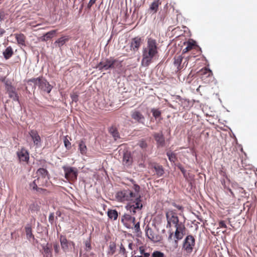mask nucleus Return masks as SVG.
<instances>
[{
	"label": "nucleus",
	"mask_w": 257,
	"mask_h": 257,
	"mask_svg": "<svg viewBox=\"0 0 257 257\" xmlns=\"http://www.w3.org/2000/svg\"><path fill=\"white\" fill-rule=\"evenodd\" d=\"M85 245H86V248H87V250H89V249H91V244H90V243L86 242V244H85Z\"/></svg>",
	"instance_id": "obj_59"
},
{
	"label": "nucleus",
	"mask_w": 257,
	"mask_h": 257,
	"mask_svg": "<svg viewBox=\"0 0 257 257\" xmlns=\"http://www.w3.org/2000/svg\"><path fill=\"white\" fill-rule=\"evenodd\" d=\"M178 168L182 173L184 177L186 178L187 175L186 174V170H185V169L181 165L179 166Z\"/></svg>",
	"instance_id": "obj_50"
},
{
	"label": "nucleus",
	"mask_w": 257,
	"mask_h": 257,
	"mask_svg": "<svg viewBox=\"0 0 257 257\" xmlns=\"http://www.w3.org/2000/svg\"><path fill=\"white\" fill-rule=\"evenodd\" d=\"M36 192L38 194H46L48 193V191L45 189L39 187L37 190L36 191Z\"/></svg>",
	"instance_id": "obj_42"
},
{
	"label": "nucleus",
	"mask_w": 257,
	"mask_h": 257,
	"mask_svg": "<svg viewBox=\"0 0 257 257\" xmlns=\"http://www.w3.org/2000/svg\"><path fill=\"white\" fill-rule=\"evenodd\" d=\"M30 208L32 211L37 212L39 210V207L37 204H32L31 205Z\"/></svg>",
	"instance_id": "obj_41"
},
{
	"label": "nucleus",
	"mask_w": 257,
	"mask_h": 257,
	"mask_svg": "<svg viewBox=\"0 0 257 257\" xmlns=\"http://www.w3.org/2000/svg\"><path fill=\"white\" fill-rule=\"evenodd\" d=\"M116 197L117 200L121 202L128 200V195L125 190L118 192L116 193Z\"/></svg>",
	"instance_id": "obj_16"
},
{
	"label": "nucleus",
	"mask_w": 257,
	"mask_h": 257,
	"mask_svg": "<svg viewBox=\"0 0 257 257\" xmlns=\"http://www.w3.org/2000/svg\"><path fill=\"white\" fill-rule=\"evenodd\" d=\"M84 1L85 0H81V2H80L81 3V5H80V7L79 8V12L80 13L82 11V9L83 8V7H84Z\"/></svg>",
	"instance_id": "obj_53"
},
{
	"label": "nucleus",
	"mask_w": 257,
	"mask_h": 257,
	"mask_svg": "<svg viewBox=\"0 0 257 257\" xmlns=\"http://www.w3.org/2000/svg\"><path fill=\"white\" fill-rule=\"evenodd\" d=\"M139 250L141 255H143L144 253H146V252H145V249L143 246L139 247Z\"/></svg>",
	"instance_id": "obj_56"
},
{
	"label": "nucleus",
	"mask_w": 257,
	"mask_h": 257,
	"mask_svg": "<svg viewBox=\"0 0 257 257\" xmlns=\"http://www.w3.org/2000/svg\"><path fill=\"white\" fill-rule=\"evenodd\" d=\"M153 115L156 118L159 117L161 115V112L158 109L153 108L151 110Z\"/></svg>",
	"instance_id": "obj_35"
},
{
	"label": "nucleus",
	"mask_w": 257,
	"mask_h": 257,
	"mask_svg": "<svg viewBox=\"0 0 257 257\" xmlns=\"http://www.w3.org/2000/svg\"><path fill=\"white\" fill-rule=\"evenodd\" d=\"M146 235L152 241H157V236H155L153 231L152 229L148 228L146 231Z\"/></svg>",
	"instance_id": "obj_24"
},
{
	"label": "nucleus",
	"mask_w": 257,
	"mask_h": 257,
	"mask_svg": "<svg viewBox=\"0 0 257 257\" xmlns=\"http://www.w3.org/2000/svg\"><path fill=\"white\" fill-rule=\"evenodd\" d=\"M142 41L143 40L140 37H136L133 38L131 42V50H133L134 52L137 51L142 43Z\"/></svg>",
	"instance_id": "obj_11"
},
{
	"label": "nucleus",
	"mask_w": 257,
	"mask_h": 257,
	"mask_svg": "<svg viewBox=\"0 0 257 257\" xmlns=\"http://www.w3.org/2000/svg\"><path fill=\"white\" fill-rule=\"evenodd\" d=\"M184 45H186V47L183 50V53H186L192 49H196L197 47L196 42L193 40H190L186 43H184Z\"/></svg>",
	"instance_id": "obj_15"
},
{
	"label": "nucleus",
	"mask_w": 257,
	"mask_h": 257,
	"mask_svg": "<svg viewBox=\"0 0 257 257\" xmlns=\"http://www.w3.org/2000/svg\"><path fill=\"white\" fill-rule=\"evenodd\" d=\"M5 84L6 86V90H7L8 86H13L8 80L5 81Z\"/></svg>",
	"instance_id": "obj_55"
},
{
	"label": "nucleus",
	"mask_w": 257,
	"mask_h": 257,
	"mask_svg": "<svg viewBox=\"0 0 257 257\" xmlns=\"http://www.w3.org/2000/svg\"><path fill=\"white\" fill-rule=\"evenodd\" d=\"M164 253L159 251H155L152 253V257H164Z\"/></svg>",
	"instance_id": "obj_40"
},
{
	"label": "nucleus",
	"mask_w": 257,
	"mask_h": 257,
	"mask_svg": "<svg viewBox=\"0 0 257 257\" xmlns=\"http://www.w3.org/2000/svg\"><path fill=\"white\" fill-rule=\"evenodd\" d=\"M158 44L152 38H148L147 46L143 50L142 64L144 66H148L156 58L158 54Z\"/></svg>",
	"instance_id": "obj_2"
},
{
	"label": "nucleus",
	"mask_w": 257,
	"mask_h": 257,
	"mask_svg": "<svg viewBox=\"0 0 257 257\" xmlns=\"http://www.w3.org/2000/svg\"><path fill=\"white\" fill-rule=\"evenodd\" d=\"M153 137L156 142L157 147H164L165 146V139L162 131L153 134Z\"/></svg>",
	"instance_id": "obj_9"
},
{
	"label": "nucleus",
	"mask_w": 257,
	"mask_h": 257,
	"mask_svg": "<svg viewBox=\"0 0 257 257\" xmlns=\"http://www.w3.org/2000/svg\"><path fill=\"white\" fill-rule=\"evenodd\" d=\"M166 216L167 220V228H170L174 225L176 228L175 231L170 232L168 237L169 241L172 240L174 235L175 240L172 241V245L174 249H176L178 246V241L181 240L185 234L186 227L184 224L180 222L177 213L172 210L166 212Z\"/></svg>",
	"instance_id": "obj_1"
},
{
	"label": "nucleus",
	"mask_w": 257,
	"mask_h": 257,
	"mask_svg": "<svg viewBox=\"0 0 257 257\" xmlns=\"http://www.w3.org/2000/svg\"><path fill=\"white\" fill-rule=\"evenodd\" d=\"M125 208L128 210V202H127L125 205Z\"/></svg>",
	"instance_id": "obj_62"
},
{
	"label": "nucleus",
	"mask_w": 257,
	"mask_h": 257,
	"mask_svg": "<svg viewBox=\"0 0 257 257\" xmlns=\"http://www.w3.org/2000/svg\"><path fill=\"white\" fill-rule=\"evenodd\" d=\"M64 146L67 149L71 148V143L68 140L65 138L64 140Z\"/></svg>",
	"instance_id": "obj_45"
},
{
	"label": "nucleus",
	"mask_w": 257,
	"mask_h": 257,
	"mask_svg": "<svg viewBox=\"0 0 257 257\" xmlns=\"http://www.w3.org/2000/svg\"><path fill=\"white\" fill-rule=\"evenodd\" d=\"M17 156L20 161L28 162L29 154L26 149L22 148L20 151H18Z\"/></svg>",
	"instance_id": "obj_12"
},
{
	"label": "nucleus",
	"mask_w": 257,
	"mask_h": 257,
	"mask_svg": "<svg viewBox=\"0 0 257 257\" xmlns=\"http://www.w3.org/2000/svg\"><path fill=\"white\" fill-rule=\"evenodd\" d=\"M56 214H57L58 216H60V215H61V212H59V211H57V212H56Z\"/></svg>",
	"instance_id": "obj_61"
},
{
	"label": "nucleus",
	"mask_w": 257,
	"mask_h": 257,
	"mask_svg": "<svg viewBox=\"0 0 257 257\" xmlns=\"http://www.w3.org/2000/svg\"><path fill=\"white\" fill-rule=\"evenodd\" d=\"M219 226L220 228H227V226H226L225 222L224 221H223V220L220 221L219 222Z\"/></svg>",
	"instance_id": "obj_51"
},
{
	"label": "nucleus",
	"mask_w": 257,
	"mask_h": 257,
	"mask_svg": "<svg viewBox=\"0 0 257 257\" xmlns=\"http://www.w3.org/2000/svg\"><path fill=\"white\" fill-rule=\"evenodd\" d=\"M15 36L19 44L22 46H26V37L23 34H15Z\"/></svg>",
	"instance_id": "obj_22"
},
{
	"label": "nucleus",
	"mask_w": 257,
	"mask_h": 257,
	"mask_svg": "<svg viewBox=\"0 0 257 257\" xmlns=\"http://www.w3.org/2000/svg\"><path fill=\"white\" fill-rule=\"evenodd\" d=\"M183 57L182 55L176 56L174 58V65L177 67L178 71L183 68V65H182V62Z\"/></svg>",
	"instance_id": "obj_18"
},
{
	"label": "nucleus",
	"mask_w": 257,
	"mask_h": 257,
	"mask_svg": "<svg viewBox=\"0 0 257 257\" xmlns=\"http://www.w3.org/2000/svg\"><path fill=\"white\" fill-rule=\"evenodd\" d=\"M37 173L41 176V177L43 178H46V176H48L49 175L48 171L44 168H39L37 171Z\"/></svg>",
	"instance_id": "obj_31"
},
{
	"label": "nucleus",
	"mask_w": 257,
	"mask_h": 257,
	"mask_svg": "<svg viewBox=\"0 0 257 257\" xmlns=\"http://www.w3.org/2000/svg\"><path fill=\"white\" fill-rule=\"evenodd\" d=\"M25 228L27 238L30 241L32 239L33 240H35L34 235L32 233L31 226L29 224H28L26 225Z\"/></svg>",
	"instance_id": "obj_20"
},
{
	"label": "nucleus",
	"mask_w": 257,
	"mask_h": 257,
	"mask_svg": "<svg viewBox=\"0 0 257 257\" xmlns=\"http://www.w3.org/2000/svg\"><path fill=\"white\" fill-rule=\"evenodd\" d=\"M132 253V257H149L150 256V254L149 253H144V254H143V255H136V253L135 251L134 252H133Z\"/></svg>",
	"instance_id": "obj_44"
},
{
	"label": "nucleus",
	"mask_w": 257,
	"mask_h": 257,
	"mask_svg": "<svg viewBox=\"0 0 257 257\" xmlns=\"http://www.w3.org/2000/svg\"><path fill=\"white\" fill-rule=\"evenodd\" d=\"M229 192L231 193V194H233V192L230 189H229Z\"/></svg>",
	"instance_id": "obj_64"
},
{
	"label": "nucleus",
	"mask_w": 257,
	"mask_h": 257,
	"mask_svg": "<svg viewBox=\"0 0 257 257\" xmlns=\"http://www.w3.org/2000/svg\"><path fill=\"white\" fill-rule=\"evenodd\" d=\"M109 132L115 140H116L118 138H119L118 132L116 128L111 127L109 129Z\"/></svg>",
	"instance_id": "obj_29"
},
{
	"label": "nucleus",
	"mask_w": 257,
	"mask_h": 257,
	"mask_svg": "<svg viewBox=\"0 0 257 257\" xmlns=\"http://www.w3.org/2000/svg\"><path fill=\"white\" fill-rule=\"evenodd\" d=\"M123 162L124 165L127 166V164L128 162V154L127 152L123 153Z\"/></svg>",
	"instance_id": "obj_39"
},
{
	"label": "nucleus",
	"mask_w": 257,
	"mask_h": 257,
	"mask_svg": "<svg viewBox=\"0 0 257 257\" xmlns=\"http://www.w3.org/2000/svg\"><path fill=\"white\" fill-rule=\"evenodd\" d=\"M65 173V178L69 181H75L77 179L78 175L77 169L71 167H63Z\"/></svg>",
	"instance_id": "obj_6"
},
{
	"label": "nucleus",
	"mask_w": 257,
	"mask_h": 257,
	"mask_svg": "<svg viewBox=\"0 0 257 257\" xmlns=\"http://www.w3.org/2000/svg\"><path fill=\"white\" fill-rule=\"evenodd\" d=\"M125 252V248H124V246L122 245V244H121L120 246V253H122L123 254H124Z\"/></svg>",
	"instance_id": "obj_54"
},
{
	"label": "nucleus",
	"mask_w": 257,
	"mask_h": 257,
	"mask_svg": "<svg viewBox=\"0 0 257 257\" xmlns=\"http://www.w3.org/2000/svg\"><path fill=\"white\" fill-rule=\"evenodd\" d=\"M3 54L6 59H9L14 54L13 50L11 46H9L5 49Z\"/></svg>",
	"instance_id": "obj_23"
},
{
	"label": "nucleus",
	"mask_w": 257,
	"mask_h": 257,
	"mask_svg": "<svg viewBox=\"0 0 257 257\" xmlns=\"http://www.w3.org/2000/svg\"><path fill=\"white\" fill-rule=\"evenodd\" d=\"M121 221L123 224L127 228H128V215L124 214L121 219Z\"/></svg>",
	"instance_id": "obj_32"
},
{
	"label": "nucleus",
	"mask_w": 257,
	"mask_h": 257,
	"mask_svg": "<svg viewBox=\"0 0 257 257\" xmlns=\"http://www.w3.org/2000/svg\"><path fill=\"white\" fill-rule=\"evenodd\" d=\"M79 148L80 153L82 154H85L86 153V146L83 141H81L79 144Z\"/></svg>",
	"instance_id": "obj_34"
},
{
	"label": "nucleus",
	"mask_w": 257,
	"mask_h": 257,
	"mask_svg": "<svg viewBox=\"0 0 257 257\" xmlns=\"http://www.w3.org/2000/svg\"><path fill=\"white\" fill-rule=\"evenodd\" d=\"M10 98H12L14 101L19 102V96L16 91V88L14 86H8L7 90Z\"/></svg>",
	"instance_id": "obj_14"
},
{
	"label": "nucleus",
	"mask_w": 257,
	"mask_h": 257,
	"mask_svg": "<svg viewBox=\"0 0 257 257\" xmlns=\"http://www.w3.org/2000/svg\"><path fill=\"white\" fill-rule=\"evenodd\" d=\"M96 0H90L87 5V8L90 9L92 6L96 2Z\"/></svg>",
	"instance_id": "obj_52"
},
{
	"label": "nucleus",
	"mask_w": 257,
	"mask_h": 257,
	"mask_svg": "<svg viewBox=\"0 0 257 257\" xmlns=\"http://www.w3.org/2000/svg\"><path fill=\"white\" fill-rule=\"evenodd\" d=\"M133 184L132 190L130 191V197L134 198L130 199V211H132L135 212L136 209H141L143 207L141 195L139 193L140 190V186L135 183L133 180H130Z\"/></svg>",
	"instance_id": "obj_3"
},
{
	"label": "nucleus",
	"mask_w": 257,
	"mask_h": 257,
	"mask_svg": "<svg viewBox=\"0 0 257 257\" xmlns=\"http://www.w3.org/2000/svg\"><path fill=\"white\" fill-rule=\"evenodd\" d=\"M54 251L56 253H58L59 252V245L58 243H55L53 245Z\"/></svg>",
	"instance_id": "obj_48"
},
{
	"label": "nucleus",
	"mask_w": 257,
	"mask_h": 257,
	"mask_svg": "<svg viewBox=\"0 0 257 257\" xmlns=\"http://www.w3.org/2000/svg\"><path fill=\"white\" fill-rule=\"evenodd\" d=\"M139 145L142 149L146 148L147 147V144L144 140L140 141L139 142Z\"/></svg>",
	"instance_id": "obj_43"
},
{
	"label": "nucleus",
	"mask_w": 257,
	"mask_h": 257,
	"mask_svg": "<svg viewBox=\"0 0 257 257\" xmlns=\"http://www.w3.org/2000/svg\"><path fill=\"white\" fill-rule=\"evenodd\" d=\"M166 154L170 162L174 163L177 160L176 154L175 153L168 151L167 152Z\"/></svg>",
	"instance_id": "obj_28"
},
{
	"label": "nucleus",
	"mask_w": 257,
	"mask_h": 257,
	"mask_svg": "<svg viewBox=\"0 0 257 257\" xmlns=\"http://www.w3.org/2000/svg\"><path fill=\"white\" fill-rule=\"evenodd\" d=\"M43 248L45 253L48 255L51 254V250L49 246H48V244H47L46 245L43 246Z\"/></svg>",
	"instance_id": "obj_37"
},
{
	"label": "nucleus",
	"mask_w": 257,
	"mask_h": 257,
	"mask_svg": "<svg viewBox=\"0 0 257 257\" xmlns=\"http://www.w3.org/2000/svg\"><path fill=\"white\" fill-rule=\"evenodd\" d=\"M54 219V213H51L49 216L48 220H49V222L51 224H52L53 223Z\"/></svg>",
	"instance_id": "obj_46"
},
{
	"label": "nucleus",
	"mask_w": 257,
	"mask_h": 257,
	"mask_svg": "<svg viewBox=\"0 0 257 257\" xmlns=\"http://www.w3.org/2000/svg\"><path fill=\"white\" fill-rule=\"evenodd\" d=\"M6 31L4 29L0 28V37H2L5 33Z\"/></svg>",
	"instance_id": "obj_58"
},
{
	"label": "nucleus",
	"mask_w": 257,
	"mask_h": 257,
	"mask_svg": "<svg viewBox=\"0 0 257 257\" xmlns=\"http://www.w3.org/2000/svg\"><path fill=\"white\" fill-rule=\"evenodd\" d=\"M195 245V238L192 235H188L183 242L182 250L187 253L190 254L193 251Z\"/></svg>",
	"instance_id": "obj_5"
},
{
	"label": "nucleus",
	"mask_w": 257,
	"mask_h": 257,
	"mask_svg": "<svg viewBox=\"0 0 257 257\" xmlns=\"http://www.w3.org/2000/svg\"><path fill=\"white\" fill-rule=\"evenodd\" d=\"M68 41V38L66 37H62L58 39L57 41H55V44H56V46H58L59 47H61L65 43Z\"/></svg>",
	"instance_id": "obj_25"
},
{
	"label": "nucleus",
	"mask_w": 257,
	"mask_h": 257,
	"mask_svg": "<svg viewBox=\"0 0 257 257\" xmlns=\"http://www.w3.org/2000/svg\"><path fill=\"white\" fill-rule=\"evenodd\" d=\"M116 245L113 242H110L108 254L112 255L115 251Z\"/></svg>",
	"instance_id": "obj_33"
},
{
	"label": "nucleus",
	"mask_w": 257,
	"mask_h": 257,
	"mask_svg": "<svg viewBox=\"0 0 257 257\" xmlns=\"http://www.w3.org/2000/svg\"><path fill=\"white\" fill-rule=\"evenodd\" d=\"M36 181V180H35L34 181H33L32 182L30 183L29 186H30V188L31 189H32L33 190H35L36 191L39 187H38Z\"/></svg>",
	"instance_id": "obj_38"
},
{
	"label": "nucleus",
	"mask_w": 257,
	"mask_h": 257,
	"mask_svg": "<svg viewBox=\"0 0 257 257\" xmlns=\"http://www.w3.org/2000/svg\"><path fill=\"white\" fill-rule=\"evenodd\" d=\"M188 58H187H187H185L184 59V61L183 63L182 64V65H183V67H184V66H185V67H186V66H187V64H188Z\"/></svg>",
	"instance_id": "obj_57"
},
{
	"label": "nucleus",
	"mask_w": 257,
	"mask_h": 257,
	"mask_svg": "<svg viewBox=\"0 0 257 257\" xmlns=\"http://www.w3.org/2000/svg\"><path fill=\"white\" fill-rule=\"evenodd\" d=\"M29 134L33 141L34 145L38 147L41 146V140L40 136L38 133L34 130H31Z\"/></svg>",
	"instance_id": "obj_13"
},
{
	"label": "nucleus",
	"mask_w": 257,
	"mask_h": 257,
	"mask_svg": "<svg viewBox=\"0 0 257 257\" xmlns=\"http://www.w3.org/2000/svg\"><path fill=\"white\" fill-rule=\"evenodd\" d=\"M132 244L130 243L129 246H130V249H132Z\"/></svg>",
	"instance_id": "obj_63"
},
{
	"label": "nucleus",
	"mask_w": 257,
	"mask_h": 257,
	"mask_svg": "<svg viewBox=\"0 0 257 257\" xmlns=\"http://www.w3.org/2000/svg\"><path fill=\"white\" fill-rule=\"evenodd\" d=\"M5 16L6 13L5 12L2 10H0V22H2L4 20Z\"/></svg>",
	"instance_id": "obj_47"
},
{
	"label": "nucleus",
	"mask_w": 257,
	"mask_h": 257,
	"mask_svg": "<svg viewBox=\"0 0 257 257\" xmlns=\"http://www.w3.org/2000/svg\"><path fill=\"white\" fill-rule=\"evenodd\" d=\"M200 73L201 75H205L207 77H210L213 75L212 72L209 69L205 67L200 70Z\"/></svg>",
	"instance_id": "obj_27"
},
{
	"label": "nucleus",
	"mask_w": 257,
	"mask_h": 257,
	"mask_svg": "<svg viewBox=\"0 0 257 257\" xmlns=\"http://www.w3.org/2000/svg\"><path fill=\"white\" fill-rule=\"evenodd\" d=\"M127 8H126V10L124 12V14L125 15V16L126 17V15H127Z\"/></svg>",
	"instance_id": "obj_60"
},
{
	"label": "nucleus",
	"mask_w": 257,
	"mask_h": 257,
	"mask_svg": "<svg viewBox=\"0 0 257 257\" xmlns=\"http://www.w3.org/2000/svg\"><path fill=\"white\" fill-rule=\"evenodd\" d=\"M161 4V3L160 0H155L151 4L150 9L154 11V13H156L158 11L159 6Z\"/></svg>",
	"instance_id": "obj_26"
},
{
	"label": "nucleus",
	"mask_w": 257,
	"mask_h": 257,
	"mask_svg": "<svg viewBox=\"0 0 257 257\" xmlns=\"http://www.w3.org/2000/svg\"><path fill=\"white\" fill-rule=\"evenodd\" d=\"M131 228L134 236H140L142 231L140 227V222L136 221L135 218L130 216V228Z\"/></svg>",
	"instance_id": "obj_8"
},
{
	"label": "nucleus",
	"mask_w": 257,
	"mask_h": 257,
	"mask_svg": "<svg viewBox=\"0 0 257 257\" xmlns=\"http://www.w3.org/2000/svg\"><path fill=\"white\" fill-rule=\"evenodd\" d=\"M122 60L115 59L112 57L102 59L97 65L96 68L100 71L115 69L122 67Z\"/></svg>",
	"instance_id": "obj_4"
},
{
	"label": "nucleus",
	"mask_w": 257,
	"mask_h": 257,
	"mask_svg": "<svg viewBox=\"0 0 257 257\" xmlns=\"http://www.w3.org/2000/svg\"><path fill=\"white\" fill-rule=\"evenodd\" d=\"M59 240L61 248L65 252L69 251L71 249L72 246L74 247V242L68 240L65 235L61 234L59 236Z\"/></svg>",
	"instance_id": "obj_7"
},
{
	"label": "nucleus",
	"mask_w": 257,
	"mask_h": 257,
	"mask_svg": "<svg viewBox=\"0 0 257 257\" xmlns=\"http://www.w3.org/2000/svg\"><path fill=\"white\" fill-rule=\"evenodd\" d=\"M152 167L155 170L158 177H161L164 174V170L162 166L155 163L154 165H152Z\"/></svg>",
	"instance_id": "obj_21"
},
{
	"label": "nucleus",
	"mask_w": 257,
	"mask_h": 257,
	"mask_svg": "<svg viewBox=\"0 0 257 257\" xmlns=\"http://www.w3.org/2000/svg\"><path fill=\"white\" fill-rule=\"evenodd\" d=\"M38 87L42 91L49 93L51 92L53 86L49 84L46 79L43 78L41 82H39Z\"/></svg>",
	"instance_id": "obj_10"
},
{
	"label": "nucleus",
	"mask_w": 257,
	"mask_h": 257,
	"mask_svg": "<svg viewBox=\"0 0 257 257\" xmlns=\"http://www.w3.org/2000/svg\"><path fill=\"white\" fill-rule=\"evenodd\" d=\"M71 98L72 101L76 102L78 100V95L76 94H73L71 95Z\"/></svg>",
	"instance_id": "obj_49"
},
{
	"label": "nucleus",
	"mask_w": 257,
	"mask_h": 257,
	"mask_svg": "<svg viewBox=\"0 0 257 257\" xmlns=\"http://www.w3.org/2000/svg\"><path fill=\"white\" fill-rule=\"evenodd\" d=\"M56 31L55 30L50 31L47 32V33L45 34L42 37H41L40 38V39L41 41L46 42L48 40L53 38L54 37V36L55 35V34H56Z\"/></svg>",
	"instance_id": "obj_19"
},
{
	"label": "nucleus",
	"mask_w": 257,
	"mask_h": 257,
	"mask_svg": "<svg viewBox=\"0 0 257 257\" xmlns=\"http://www.w3.org/2000/svg\"><path fill=\"white\" fill-rule=\"evenodd\" d=\"M42 77H39L38 78H33L28 80V82L34 83L35 85H39V82H41Z\"/></svg>",
	"instance_id": "obj_36"
},
{
	"label": "nucleus",
	"mask_w": 257,
	"mask_h": 257,
	"mask_svg": "<svg viewBox=\"0 0 257 257\" xmlns=\"http://www.w3.org/2000/svg\"><path fill=\"white\" fill-rule=\"evenodd\" d=\"M132 117L139 123H144L145 117L139 111H135L132 113Z\"/></svg>",
	"instance_id": "obj_17"
},
{
	"label": "nucleus",
	"mask_w": 257,
	"mask_h": 257,
	"mask_svg": "<svg viewBox=\"0 0 257 257\" xmlns=\"http://www.w3.org/2000/svg\"><path fill=\"white\" fill-rule=\"evenodd\" d=\"M107 215L109 218L116 220L118 216V213L115 210H109L107 211Z\"/></svg>",
	"instance_id": "obj_30"
}]
</instances>
